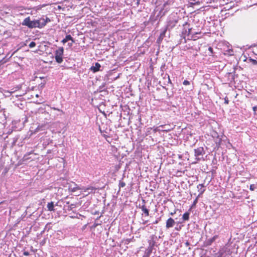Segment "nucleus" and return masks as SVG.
Returning a JSON list of instances; mask_svg holds the SVG:
<instances>
[{"label":"nucleus","instance_id":"1","mask_svg":"<svg viewBox=\"0 0 257 257\" xmlns=\"http://www.w3.org/2000/svg\"><path fill=\"white\" fill-rule=\"evenodd\" d=\"M183 27L184 29L182 32V37L184 38L185 43L186 42V40H196L201 37V32H192V28L189 27V24L188 23H185L183 25Z\"/></svg>","mask_w":257,"mask_h":257},{"label":"nucleus","instance_id":"2","mask_svg":"<svg viewBox=\"0 0 257 257\" xmlns=\"http://www.w3.org/2000/svg\"><path fill=\"white\" fill-rule=\"evenodd\" d=\"M22 25L27 27L29 29L38 28L40 29L39 25L37 20H31L30 17L26 18L22 22Z\"/></svg>","mask_w":257,"mask_h":257},{"label":"nucleus","instance_id":"3","mask_svg":"<svg viewBox=\"0 0 257 257\" xmlns=\"http://www.w3.org/2000/svg\"><path fill=\"white\" fill-rule=\"evenodd\" d=\"M177 22L178 20L175 15L169 16L168 18L167 24L165 29H167V30L172 29L176 26Z\"/></svg>","mask_w":257,"mask_h":257},{"label":"nucleus","instance_id":"4","mask_svg":"<svg viewBox=\"0 0 257 257\" xmlns=\"http://www.w3.org/2000/svg\"><path fill=\"white\" fill-rule=\"evenodd\" d=\"M64 53V48L59 47L55 52V59L58 63H61L63 62V55Z\"/></svg>","mask_w":257,"mask_h":257},{"label":"nucleus","instance_id":"5","mask_svg":"<svg viewBox=\"0 0 257 257\" xmlns=\"http://www.w3.org/2000/svg\"><path fill=\"white\" fill-rule=\"evenodd\" d=\"M96 189L92 186H89L88 187H82L81 193L83 194L84 196H86L90 194L94 193Z\"/></svg>","mask_w":257,"mask_h":257},{"label":"nucleus","instance_id":"6","mask_svg":"<svg viewBox=\"0 0 257 257\" xmlns=\"http://www.w3.org/2000/svg\"><path fill=\"white\" fill-rule=\"evenodd\" d=\"M195 158L197 161H200L205 154L203 147H199L194 150Z\"/></svg>","mask_w":257,"mask_h":257},{"label":"nucleus","instance_id":"7","mask_svg":"<svg viewBox=\"0 0 257 257\" xmlns=\"http://www.w3.org/2000/svg\"><path fill=\"white\" fill-rule=\"evenodd\" d=\"M37 21H38L39 24H40L39 27L40 29L43 28L48 23L51 22V20L45 16H43L39 19H37Z\"/></svg>","mask_w":257,"mask_h":257},{"label":"nucleus","instance_id":"8","mask_svg":"<svg viewBox=\"0 0 257 257\" xmlns=\"http://www.w3.org/2000/svg\"><path fill=\"white\" fill-rule=\"evenodd\" d=\"M169 7L167 3H165L163 6V8L159 12L157 17H160L161 18L166 15V14L169 11Z\"/></svg>","mask_w":257,"mask_h":257},{"label":"nucleus","instance_id":"9","mask_svg":"<svg viewBox=\"0 0 257 257\" xmlns=\"http://www.w3.org/2000/svg\"><path fill=\"white\" fill-rule=\"evenodd\" d=\"M68 189L70 191L74 192L77 190H81L82 189V188L76 184L74 183L73 184H70L69 186Z\"/></svg>","mask_w":257,"mask_h":257},{"label":"nucleus","instance_id":"10","mask_svg":"<svg viewBox=\"0 0 257 257\" xmlns=\"http://www.w3.org/2000/svg\"><path fill=\"white\" fill-rule=\"evenodd\" d=\"M175 223V220L171 217H170L166 221V227L167 228H170L172 227L174 225Z\"/></svg>","mask_w":257,"mask_h":257},{"label":"nucleus","instance_id":"11","mask_svg":"<svg viewBox=\"0 0 257 257\" xmlns=\"http://www.w3.org/2000/svg\"><path fill=\"white\" fill-rule=\"evenodd\" d=\"M159 127H162V130H161V131L163 132H169L172 130L173 127H172L170 124H165V125H161L159 126Z\"/></svg>","mask_w":257,"mask_h":257},{"label":"nucleus","instance_id":"12","mask_svg":"<svg viewBox=\"0 0 257 257\" xmlns=\"http://www.w3.org/2000/svg\"><path fill=\"white\" fill-rule=\"evenodd\" d=\"M100 67L101 66L100 64L98 62H96L95 63L94 66L91 67L90 69L94 73H95L99 70Z\"/></svg>","mask_w":257,"mask_h":257},{"label":"nucleus","instance_id":"13","mask_svg":"<svg viewBox=\"0 0 257 257\" xmlns=\"http://www.w3.org/2000/svg\"><path fill=\"white\" fill-rule=\"evenodd\" d=\"M197 188L198 191L199 192V194L198 197H199L204 192L205 190L204 188V185L203 184H200L197 186Z\"/></svg>","mask_w":257,"mask_h":257},{"label":"nucleus","instance_id":"14","mask_svg":"<svg viewBox=\"0 0 257 257\" xmlns=\"http://www.w3.org/2000/svg\"><path fill=\"white\" fill-rule=\"evenodd\" d=\"M166 31H167V29L164 28V29L161 32L159 37L157 39L158 43L159 44L161 42V41H162V40L163 39V38H164V37L165 36Z\"/></svg>","mask_w":257,"mask_h":257},{"label":"nucleus","instance_id":"15","mask_svg":"<svg viewBox=\"0 0 257 257\" xmlns=\"http://www.w3.org/2000/svg\"><path fill=\"white\" fill-rule=\"evenodd\" d=\"M155 241L153 239L149 241V250L148 253H150L152 251L153 247L155 245Z\"/></svg>","mask_w":257,"mask_h":257},{"label":"nucleus","instance_id":"16","mask_svg":"<svg viewBox=\"0 0 257 257\" xmlns=\"http://www.w3.org/2000/svg\"><path fill=\"white\" fill-rule=\"evenodd\" d=\"M69 40H71L73 42H74L73 38L70 35H67L65 38L62 40V43L65 44Z\"/></svg>","mask_w":257,"mask_h":257},{"label":"nucleus","instance_id":"17","mask_svg":"<svg viewBox=\"0 0 257 257\" xmlns=\"http://www.w3.org/2000/svg\"><path fill=\"white\" fill-rule=\"evenodd\" d=\"M48 210L50 211H54V205L53 202H51L48 203L47 205Z\"/></svg>","mask_w":257,"mask_h":257},{"label":"nucleus","instance_id":"18","mask_svg":"<svg viewBox=\"0 0 257 257\" xmlns=\"http://www.w3.org/2000/svg\"><path fill=\"white\" fill-rule=\"evenodd\" d=\"M217 238V235H215L213 237H212V238H210L208 239L207 240V244L209 245H211L216 240V239Z\"/></svg>","mask_w":257,"mask_h":257},{"label":"nucleus","instance_id":"19","mask_svg":"<svg viewBox=\"0 0 257 257\" xmlns=\"http://www.w3.org/2000/svg\"><path fill=\"white\" fill-rule=\"evenodd\" d=\"M142 211L145 213V214L146 215V216H149V210L147 208V207H146L145 205H143L141 207Z\"/></svg>","mask_w":257,"mask_h":257},{"label":"nucleus","instance_id":"20","mask_svg":"<svg viewBox=\"0 0 257 257\" xmlns=\"http://www.w3.org/2000/svg\"><path fill=\"white\" fill-rule=\"evenodd\" d=\"M182 218L183 220H188L189 218V212H185L183 214Z\"/></svg>","mask_w":257,"mask_h":257},{"label":"nucleus","instance_id":"21","mask_svg":"<svg viewBox=\"0 0 257 257\" xmlns=\"http://www.w3.org/2000/svg\"><path fill=\"white\" fill-rule=\"evenodd\" d=\"M46 6V5H39L37 7L33 8V9L36 11L40 10L42 8Z\"/></svg>","mask_w":257,"mask_h":257},{"label":"nucleus","instance_id":"22","mask_svg":"<svg viewBox=\"0 0 257 257\" xmlns=\"http://www.w3.org/2000/svg\"><path fill=\"white\" fill-rule=\"evenodd\" d=\"M125 186V183L124 182L121 181H119V188L124 187Z\"/></svg>","mask_w":257,"mask_h":257},{"label":"nucleus","instance_id":"23","mask_svg":"<svg viewBox=\"0 0 257 257\" xmlns=\"http://www.w3.org/2000/svg\"><path fill=\"white\" fill-rule=\"evenodd\" d=\"M36 45V43L33 41L30 43L29 46L30 48H32L35 47Z\"/></svg>","mask_w":257,"mask_h":257},{"label":"nucleus","instance_id":"24","mask_svg":"<svg viewBox=\"0 0 257 257\" xmlns=\"http://www.w3.org/2000/svg\"><path fill=\"white\" fill-rule=\"evenodd\" d=\"M208 51L209 52L208 53L209 55H212L213 54V50L212 48H211V47H209L208 48Z\"/></svg>","mask_w":257,"mask_h":257},{"label":"nucleus","instance_id":"25","mask_svg":"<svg viewBox=\"0 0 257 257\" xmlns=\"http://www.w3.org/2000/svg\"><path fill=\"white\" fill-rule=\"evenodd\" d=\"M255 186L254 184H251L250 185L249 189L251 191H254L255 189Z\"/></svg>","mask_w":257,"mask_h":257},{"label":"nucleus","instance_id":"26","mask_svg":"<svg viewBox=\"0 0 257 257\" xmlns=\"http://www.w3.org/2000/svg\"><path fill=\"white\" fill-rule=\"evenodd\" d=\"M183 85H188L190 84V82L187 80H185L183 82Z\"/></svg>","mask_w":257,"mask_h":257},{"label":"nucleus","instance_id":"27","mask_svg":"<svg viewBox=\"0 0 257 257\" xmlns=\"http://www.w3.org/2000/svg\"><path fill=\"white\" fill-rule=\"evenodd\" d=\"M224 103L226 104H228V103H229V100H228V99L227 97H225L224 98Z\"/></svg>","mask_w":257,"mask_h":257},{"label":"nucleus","instance_id":"28","mask_svg":"<svg viewBox=\"0 0 257 257\" xmlns=\"http://www.w3.org/2000/svg\"><path fill=\"white\" fill-rule=\"evenodd\" d=\"M228 54L230 55H231L233 54V52H232V50L229 49V50H228Z\"/></svg>","mask_w":257,"mask_h":257},{"label":"nucleus","instance_id":"29","mask_svg":"<svg viewBox=\"0 0 257 257\" xmlns=\"http://www.w3.org/2000/svg\"><path fill=\"white\" fill-rule=\"evenodd\" d=\"M57 8L59 10L62 9L63 11L65 9L64 8H62L60 6H58Z\"/></svg>","mask_w":257,"mask_h":257},{"label":"nucleus","instance_id":"30","mask_svg":"<svg viewBox=\"0 0 257 257\" xmlns=\"http://www.w3.org/2000/svg\"><path fill=\"white\" fill-rule=\"evenodd\" d=\"M198 197H197L195 199V200L194 201V202H193V204H195L197 202Z\"/></svg>","mask_w":257,"mask_h":257},{"label":"nucleus","instance_id":"31","mask_svg":"<svg viewBox=\"0 0 257 257\" xmlns=\"http://www.w3.org/2000/svg\"><path fill=\"white\" fill-rule=\"evenodd\" d=\"M29 254V253L28 251H25L24 252V255H28Z\"/></svg>","mask_w":257,"mask_h":257},{"label":"nucleus","instance_id":"32","mask_svg":"<svg viewBox=\"0 0 257 257\" xmlns=\"http://www.w3.org/2000/svg\"><path fill=\"white\" fill-rule=\"evenodd\" d=\"M70 207V208L71 209L75 207V205L72 204H71Z\"/></svg>","mask_w":257,"mask_h":257},{"label":"nucleus","instance_id":"33","mask_svg":"<svg viewBox=\"0 0 257 257\" xmlns=\"http://www.w3.org/2000/svg\"><path fill=\"white\" fill-rule=\"evenodd\" d=\"M256 109H257V107L256 106L253 107V110L254 111H255Z\"/></svg>","mask_w":257,"mask_h":257},{"label":"nucleus","instance_id":"34","mask_svg":"<svg viewBox=\"0 0 257 257\" xmlns=\"http://www.w3.org/2000/svg\"><path fill=\"white\" fill-rule=\"evenodd\" d=\"M185 245H186V246H189V242L186 241V242H185Z\"/></svg>","mask_w":257,"mask_h":257},{"label":"nucleus","instance_id":"35","mask_svg":"<svg viewBox=\"0 0 257 257\" xmlns=\"http://www.w3.org/2000/svg\"><path fill=\"white\" fill-rule=\"evenodd\" d=\"M158 223V221L156 220L155 222H154V224H157Z\"/></svg>","mask_w":257,"mask_h":257},{"label":"nucleus","instance_id":"36","mask_svg":"<svg viewBox=\"0 0 257 257\" xmlns=\"http://www.w3.org/2000/svg\"><path fill=\"white\" fill-rule=\"evenodd\" d=\"M175 213V212H171L170 213V215H173Z\"/></svg>","mask_w":257,"mask_h":257},{"label":"nucleus","instance_id":"37","mask_svg":"<svg viewBox=\"0 0 257 257\" xmlns=\"http://www.w3.org/2000/svg\"><path fill=\"white\" fill-rule=\"evenodd\" d=\"M8 93L11 94L13 92H10V91H8L7 92Z\"/></svg>","mask_w":257,"mask_h":257},{"label":"nucleus","instance_id":"38","mask_svg":"<svg viewBox=\"0 0 257 257\" xmlns=\"http://www.w3.org/2000/svg\"><path fill=\"white\" fill-rule=\"evenodd\" d=\"M254 64H257V61H255V60H254Z\"/></svg>","mask_w":257,"mask_h":257},{"label":"nucleus","instance_id":"39","mask_svg":"<svg viewBox=\"0 0 257 257\" xmlns=\"http://www.w3.org/2000/svg\"><path fill=\"white\" fill-rule=\"evenodd\" d=\"M36 96L37 97H39V95H38V94H36Z\"/></svg>","mask_w":257,"mask_h":257},{"label":"nucleus","instance_id":"40","mask_svg":"<svg viewBox=\"0 0 257 257\" xmlns=\"http://www.w3.org/2000/svg\"><path fill=\"white\" fill-rule=\"evenodd\" d=\"M176 229L177 230H179V228H176Z\"/></svg>","mask_w":257,"mask_h":257},{"label":"nucleus","instance_id":"41","mask_svg":"<svg viewBox=\"0 0 257 257\" xmlns=\"http://www.w3.org/2000/svg\"><path fill=\"white\" fill-rule=\"evenodd\" d=\"M222 253H221L219 257H221L222 256Z\"/></svg>","mask_w":257,"mask_h":257}]
</instances>
